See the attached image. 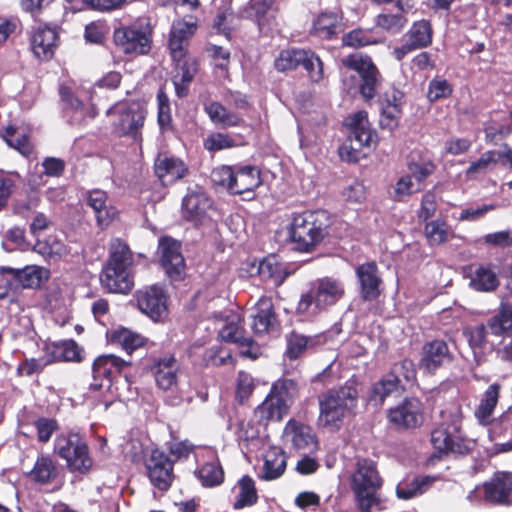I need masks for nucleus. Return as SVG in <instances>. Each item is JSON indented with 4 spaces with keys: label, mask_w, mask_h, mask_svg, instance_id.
I'll return each mask as SVG.
<instances>
[{
    "label": "nucleus",
    "mask_w": 512,
    "mask_h": 512,
    "mask_svg": "<svg viewBox=\"0 0 512 512\" xmlns=\"http://www.w3.org/2000/svg\"><path fill=\"white\" fill-rule=\"evenodd\" d=\"M133 264V254L129 246L119 238L113 239L109 248V259L100 276L103 288L111 293L130 292L134 285Z\"/></svg>",
    "instance_id": "nucleus-1"
},
{
    "label": "nucleus",
    "mask_w": 512,
    "mask_h": 512,
    "mask_svg": "<svg viewBox=\"0 0 512 512\" xmlns=\"http://www.w3.org/2000/svg\"><path fill=\"white\" fill-rule=\"evenodd\" d=\"M382 485L383 480L376 463L370 459H359L350 476V489L359 512H372L373 508L382 509Z\"/></svg>",
    "instance_id": "nucleus-2"
},
{
    "label": "nucleus",
    "mask_w": 512,
    "mask_h": 512,
    "mask_svg": "<svg viewBox=\"0 0 512 512\" xmlns=\"http://www.w3.org/2000/svg\"><path fill=\"white\" fill-rule=\"evenodd\" d=\"M357 398L358 391L352 385L329 390L319 398L318 424L322 427L339 429L343 420L353 414Z\"/></svg>",
    "instance_id": "nucleus-3"
},
{
    "label": "nucleus",
    "mask_w": 512,
    "mask_h": 512,
    "mask_svg": "<svg viewBox=\"0 0 512 512\" xmlns=\"http://www.w3.org/2000/svg\"><path fill=\"white\" fill-rule=\"evenodd\" d=\"M345 294L340 280L330 277L318 279L309 292L303 294L297 305L298 314L313 317L330 306L335 305Z\"/></svg>",
    "instance_id": "nucleus-4"
},
{
    "label": "nucleus",
    "mask_w": 512,
    "mask_h": 512,
    "mask_svg": "<svg viewBox=\"0 0 512 512\" xmlns=\"http://www.w3.org/2000/svg\"><path fill=\"white\" fill-rule=\"evenodd\" d=\"M129 363L113 354L101 355L93 363V381L90 390L99 392L100 402L104 409L114 402L115 395L112 393L113 378L119 374Z\"/></svg>",
    "instance_id": "nucleus-5"
},
{
    "label": "nucleus",
    "mask_w": 512,
    "mask_h": 512,
    "mask_svg": "<svg viewBox=\"0 0 512 512\" xmlns=\"http://www.w3.org/2000/svg\"><path fill=\"white\" fill-rule=\"evenodd\" d=\"M55 452L66 461L73 472L85 474L92 468L93 460L89 455L88 445L78 433L59 435L55 440Z\"/></svg>",
    "instance_id": "nucleus-6"
},
{
    "label": "nucleus",
    "mask_w": 512,
    "mask_h": 512,
    "mask_svg": "<svg viewBox=\"0 0 512 512\" xmlns=\"http://www.w3.org/2000/svg\"><path fill=\"white\" fill-rule=\"evenodd\" d=\"M323 218L325 212L303 213L293 218L289 233L298 249L309 250L324 238L327 225L322 222Z\"/></svg>",
    "instance_id": "nucleus-7"
},
{
    "label": "nucleus",
    "mask_w": 512,
    "mask_h": 512,
    "mask_svg": "<svg viewBox=\"0 0 512 512\" xmlns=\"http://www.w3.org/2000/svg\"><path fill=\"white\" fill-rule=\"evenodd\" d=\"M346 125L349 129V136L346 143L340 148V156L342 159L355 162L359 159L361 149L369 147L373 140L367 112L354 113L346 119Z\"/></svg>",
    "instance_id": "nucleus-8"
},
{
    "label": "nucleus",
    "mask_w": 512,
    "mask_h": 512,
    "mask_svg": "<svg viewBox=\"0 0 512 512\" xmlns=\"http://www.w3.org/2000/svg\"><path fill=\"white\" fill-rule=\"evenodd\" d=\"M147 111L138 102L117 103L107 111L108 116L116 117L113 121L120 133L141 140L140 129L144 125Z\"/></svg>",
    "instance_id": "nucleus-9"
},
{
    "label": "nucleus",
    "mask_w": 512,
    "mask_h": 512,
    "mask_svg": "<svg viewBox=\"0 0 512 512\" xmlns=\"http://www.w3.org/2000/svg\"><path fill=\"white\" fill-rule=\"evenodd\" d=\"M435 164L430 160L409 162L408 172L402 175L394 186V198L404 201L411 195L422 191L426 179L433 174Z\"/></svg>",
    "instance_id": "nucleus-10"
},
{
    "label": "nucleus",
    "mask_w": 512,
    "mask_h": 512,
    "mask_svg": "<svg viewBox=\"0 0 512 512\" xmlns=\"http://www.w3.org/2000/svg\"><path fill=\"white\" fill-rule=\"evenodd\" d=\"M114 42L126 54H145L151 47V31L148 25L137 22L114 31Z\"/></svg>",
    "instance_id": "nucleus-11"
},
{
    "label": "nucleus",
    "mask_w": 512,
    "mask_h": 512,
    "mask_svg": "<svg viewBox=\"0 0 512 512\" xmlns=\"http://www.w3.org/2000/svg\"><path fill=\"white\" fill-rule=\"evenodd\" d=\"M341 61L346 68L359 74L361 95L366 100L372 99L380 86L381 76L371 58L355 53L342 58Z\"/></svg>",
    "instance_id": "nucleus-12"
},
{
    "label": "nucleus",
    "mask_w": 512,
    "mask_h": 512,
    "mask_svg": "<svg viewBox=\"0 0 512 512\" xmlns=\"http://www.w3.org/2000/svg\"><path fill=\"white\" fill-rule=\"evenodd\" d=\"M148 479L152 486L166 492L171 487L174 479L173 461L161 450L154 449L145 461Z\"/></svg>",
    "instance_id": "nucleus-13"
},
{
    "label": "nucleus",
    "mask_w": 512,
    "mask_h": 512,
    "mask_svg": "<svg viewBox=\"0 0 512 512\" xmlns=\"http://www.w3.org/2000/svg\"><path fill=\"white\" fill-rule=\"evenodd\" d=\"M291 400L284 383L273 385L265 400L256 408L254 415L263 423L279 421L288 412Z\"/></svg>",
    "instance_id": "nucleus-14"
},
{
    "label": "nucleus",
    "mask_w": 512,
    "mask_h": 512,
    "mask_svg": "<svg viewBox=\"0 0 512 512\" xmlns=\"http://www.w3.org/2000/svg\"><path fill=\"white\" fill-rule=\"evenodd\" d=\"M388 420L397 429L418 428L424 422V406L418 398H405L397 406L389 409Z\"/></svg>",
    "instance_id": "nucleus-15"
},
{
    "label": "nucleus",
    "mask_w": 512,
    "mask_h": 512,
    "mask_svg": "<svg viewBox=\"0 0 512 512\" xmlns=\"http://www.w3.org/2000/svg\"><path fill=\"white\" fill-rule=\"evenodd\" d=\"M284 444L292 450L310 454L318 450V439L313 429L296 420H289L283 430Z\"/></svg>",
    "instance_id": "nucleus-16"
},
{
    "label": "nucleus",
    "mask_w": 512,
    "mask_h": 512,
    "mask_svg": "<svg viewBox=\"0 0 512 512\" xmlns=\"http://www.w3.org/2000/svg\"><path fill=\"white\" fill-rule=\"evenodd\" d=\"M215 214L212 200L204 192H189L182 202V215L194 225H203Z\"/></svg>",
    "instance_id": "nucleus-17"
},
{
    "label": "nucleus",
    "mask_w": 512,
    "mask_h": 512,
    "mask_svg": "<svg viewBox=\"0 0 512 512\" xmlns=\"http://www.w3.org/2000/svg\"><path fill=\"white\" fill-rule=\"evenodd\" d=\"M199 463L195 471L197 479L204 487L219 486L224 481V470L220 464L217 452L212 448H203L196 454Z\"/></svg>",
    "instance_id": "nucleus-18"
},
{
    "label": "nucleus",
    "mask_w": 512,
    "mask_h": 512,
    "mask_svg": "<svg viewBox=\"0 0 512 512\" xmlns=\"http://www.w3.org/2000/svg\"><path fill=\"white\" fill-rule=\"evenodd\" d=\"M432 35L433 30L429 21L420 20L413 23L405 34V42L401 46L393 49V57L400 61L407 54L428 47L432 43Z\"/></svg>",
    "instance_id": "nucleus-19"
},
{
    "label": "nucleus",
    "mask_w": 512,
    "mask_h": 512,
    "mask_svg": "<svg viewBox=\"0 0 512 512\" xmlns=\"http://www.w3.org/2000/svg\"><path fill=\"white\" fill-rule=\"evenodd\" d=\"M197 20L179 19L173 22L169 37V50L173 60H181L186 56L189 41L197 30Z\"/></svg>",
    "instance_id": "nucleus-20"
},
{
    "label": "nucleus",
    "mask_w": 512,
    "mask_h": 512,
    "mask_svg": "<svg viewBox=\"0 0 512 512\" xmlns=\"http://www.w3.org/2000/svg\"><path fill=\"white\" fill-rule=\"evenodd\" d=\"M137 305L153 321L167 315V298L162 287L152 285L137 292Z\"/></svg>",
    "instance_id": "nucleus-21"
},
{
    "label": "nucleus",
    "mask_w": 512,
    "mask_h": 512,
    "mask_svg": "<svg viewBox=\"0 0 512 512\" xmlns=\"http://www.w3.org/2000/svg\"><path fill=\"white\" fill-rule=\"evenodd\" d=\"M160 262L166 274L174 280L182 278L185 261L181 253V244L169 237L159 241Z\"/></svg>",
    "instance_id": "nucleus-22"
},
{
    "label": "nucleus",
    "mask_w": 512,
    "mask_h": 512,
    "mask_svg": "<svg viewBox=\"0 0 512 512\" xmlns=\"http://www.w3.org/2000/svg\"><path fill=\"white\" fill-rule=\"evenodd\" d=\"M486 501L504 505H512V473L499 471L483 484Z\"/></svg>",
    "instance_id": "nucleus-23"
},
{
    "label": "nucleus",
    "mask_w": 512,
    "mask_h": 512,
    "mask_svg": "<svg viewBox=\"0 0 512 512\" xmlns=\"http://www.w3.org/2000/svg\"><path fill=\"white\" fill-rule=\"evenodd\" d=\"M58 43L56 27L38 25L30 36V46L33 54L41 60H49L54 55Z\"/></svg>",
    "instance_id": "nucleus-24"
},
{
    "label": "nucleus",
    "mask_w": 512,
    "mask_h": 512,
    "mask_svg": "<svg viewBox=\"0 0 512 512\" xmlns=\"http://www.w3.org/2000/svg\"><path fill=\"white\" fill-rule=\"evenodd\" d=\"M249 319L255 334H265L274 329L277 319L271 298L262 296L250 309Z\"/></svg>",
    "instance_id": "nucleus-25"
},
{
    "label": "nucleus",
    "mask_w": 512,
    "mask_h": 512,
    "mask_svg": "<svg viewBox=\"0 0 512 512\" xmlns=\"http://www.w3.org/2000/svg\"><path fill=\"white\" fill-rule=\"evenodd\" d=\"M452 360L453 355L447 343L443 340H433L423 346L420 365L425 370L434 372Z\"/></svg>",
    "instance_id": "nucleus-26"
},
{
    "label": "nucleus",
    "mask_w": 512,
    "mask_h": 512,
    "mask_svg": "<svg viewBox=\"0 0 512 512\" xmlns=\"http://www.w3.org/2000/svg\"><path fill=\"white\" fill-rule=\"evenodd\" d=\"M151 371L160 389L168 391L177 386L179 364L174 356L165 355L155 359Z\"/></svg>",
    "instance_id": "nucleus-27"
},
{
    "label": "nucleus",
    "mask_w": 512,
    "mask_h": 512,
    "mask_svg": "<svg viewBox=\"0 0 512 512\" xmlns=\"http://www.w3.org/2000/svg\"><path fill=\"white\" fill-rule=\"evenodd\" d=\"M87 205L93 209L97 225L101 229L107 228L118 215L117 209L108 203L107 193L103 190L88 192Z\"/></svg>",
    "instance_id": "nucleus-28"
},
{
    "label": "nucleus",
    "mask_w": 512,
    "mask_h": 512,
    "mask_svg": "<svg viewBox=\"0 0 512 512\" xmlns=\"http://www.w3.org/2000/svg\"><path fill=\"white\" fill-rule=\"evenodd\" d=\"M155 173L164 185H169L182 179L188 172L185 163L176 157L159 154L154 164Z\"/></svg>",
    "instance_id": "nucleus-29"
},
{
    "label": "nucleus",
    "mask_w": 512,
    "mask_h": 512,
    "mask_svg": "<svg viewBox=\"0 0 512 512\" xmlns=\"http://www.w3.org/2000/svg\"><path fill=\"white\" fill-rule=\"evenodd\" d=\"M287 466V456L283 449L271 446L263 454V466L260 478L265 481H273L280 478Z\"/></svg>",
    "instance_id": "nucleus-30"
},
{
    "label": "nucleus",
    "mask_w": 512,
    "mask_h": 512,
    "mask_svg": "<svg viewBox=\"0 0 512 512\" xmlns=\"http://www.w3.org/2000/svg\"><path fill=\"white\" fill-rule=\"evenodd\" d=\"M356 275L360 283L361 294L365 300H374L378 297L381 278L377 265L374 262H367L356 268Z\"/></svg>",
    "instance_id": "nucleus-31"
},
{
    "label": "nucleus",
    "mask_w": 512,
    "mask_h": 512,
    "mask_svg": "<svg viewBox=\"0 0 512 512\" xmlns=\"http://www.w3.org/2000/svg\"><path fill=\"white\" fill-rule=\"evenodd\" d=\"M499 269L496 265L480 264L471 272L470 286L478 292H493L500 285Z\"/></svg>",
    "instance_id": "nucleus-32"
},
{
    "label": "nucleus",
    "mask_w": 512,
    "mask_h": 512,
    "mask_svg": "<svg viewBox=\"0 0 512 512\" xmlns=\"http://www.w3.org/2000/svg\"><path fill=\"white\" fill-rule=\"evenodd\" d=\"M204 111L213 124L223 129L238 127L244 122L237 112L229 110L218 101L204 102Z\"/></svg>",
    "instance_id": "nucleus-33"
},
{
    "label": "nucleus",
    "mask_w": 512,
    "mask_h": 512,
    "mask_svg": "<svg viewBox=\"0 0 512 512\" xmlns=\"http://www.w3.org/2000/svg\"><path fill=\"white\" fill-rule=\"evenodd\" d=\"M262 183L260 170L255 166H239L235 168L231 192L234 194H244L251 192Z\"/></svg>",
    "instance_id": "nucleus-34"
},
{
    "label": "nucleus",
    "mask_w": 512,
    "mask_h": 512,
    "mask_svg": "<svg viewBox=\"0 0 512 512\" xmlns=\"http://www.w3.org/2000/svg\"><path fill=\"white\" fill-rule=\"evenodd\" d=\"M235 494L233 508L240 510L254 506L258 501L256 483L249 475L242 476L233 487Z\"/></svg>",
    "instance_id": "nucleus-35"
},
{
    "label": "nucleus",
    "mask_w": 512,
    "mask_h": 512,
    "mask_svg": "<svg viewBox=\"0 0 512 512\" xmlns=\"http://www.w3.org/2000/svg\"><path fill=\"white\" fill-rule=\"evenodd\" d=\"M325 339L322 335L305 336L303 334L292 332L287 336L286 355L290 359H297L305 352L312 351L316 347L323 345Z\"/></svg>",
    "instance_id": "nucleus-36"
},
{
    "label": "nucleus",
    "mask_w": 512,
    "mask_h": 512,
    "mask_svg": "<svg viewBox=\"0 0 512 512\" xmlns=\"http://www.w3.org/2000/svg\"><path fill=\"white\" fill-rule=\"evenodd\" d=\"M490 335L496 337L512 336V306L501 303L494 315L486 322Z\"/></svg>",
    "instance_id": "nucleus-37"
},
{
    "label": "nucleus",
    "mask_w": 512,
    "mask_h": 512,
    "mask_svg": "<svg viewBox=\"0 0 512 512\" xmlns=\"http://www.w3.org/2000/svg\"><path fill=\"white\" fill-rule=\"evenodd\" d=\"M175 62V73L172 81L175 92L178 97H185L188 93V85L193 80L196 73V63L194 60L187 59L186 56L181 60H173Z\"/></svg>",
    "instance_id": "nucleus-38"
},
{
    "label": "nucleus",
    "mask_w": 512,
    "mask_h": 512,
    "mask_svg": "<svg viewBox=\"0 0 512 512\" xmlns=\"http://www.w3.org/2000/svg\"><path fill=\"white\" fill-rule=\"evenodd\" d=\"M501 391V385L493 383L485 390L475 410V417L482 425H488L492 421L494 410L497 406Z\"/></svg>",
    "instance_id": "nucleus-39"
},
{
    "label": "nucleus",
    "mask_w": 512,
    "mask_h": 512,
    "mask_svg": "<svg viewBox=\"0 0 512 512\" xmlns=\"http://www.w3.org/2000/svg\"><path fill=\"white\" fill-rule=\"evenodd\" d=\"M342 31L341 17L337 13H322L312 24L311 33L320 39H331Z\"/></svg>",
    "instance_id": "nucleus-40"
},
{
    "label": "nucleus",
    "mask_w": 512,
    "mask_h": 512,
    "mask_svg": "<svg viewBox=\"0 0 512 512\" xmlns=\"http://www.w3.org/2000/svg\"><path fill=\"white\" fill-rule=\"evenodd\" d=\"M403 390L404 386L400 384L399 379L388 373L373 385L370 401L373 402L374 405H382L387 397L400 394Z\"/></svg>",
    "instance_id": "nucleus-41"
},
{
    "label": "nucleus",
    "mask_w": 512,
    "mask_h": 512,
    "mask_svg": "<svg viewBox=\"0 0 512 512\" xmlns=\"http://www.w3.org/2000/svg\"><path fill=\"white\" fill-rule=\"evenodd\" d=\"M435 478L430 476H418L412 480L405 479L396 487V495L399 499L408 500L426 492Z\"/></svg>",
    "instance_id": "nucleus-42"
},
{
    "label": "nucleus",
    "mask_w": 512,
    "mask_h": 512,
    "mask_svg": "<svg viewBox=\"0 0 512 512\" xmlns=\"http://www.w3.org/2000/svg\"><path fill=\"white\" fill-rule=\"evenodd\" d=\"M45 352L50 357L51 362L80 360L79 346L73 340L47 344Z\"/></svg>",
    "instance_id": "nucleus-43"
},
{
    "label": "nucleus",
    "mask_w": 512,
    "mask_h": 512,
    "mask_svg": "<svg viewBox=\"0 0 512 512\" xmlns=\"http://www.w3.org/2000/svg\"><path fill=\"white\" fill-rule=\"evenodd\" d=\"M11 271L15 273V279L23 288H38L49 276L47 269L36 265L26 266L20 270L11 269Z\"/></svg>",
    "instance_id": "nucleus-44"
},
{
    "label": "nucleus",
    "mask_w": 512,
    "mask_h": 512,
    "mask_svg": "<svg viewBox=\"0 0 512 512\" xmlns=\"http://www.w3.org/2000/svg\"><path fill=\"white\" fill-rule=\"evenodd\" d=\"M258 272L263 279L271 280L275 286L281 285L288 276L283 264L278 261L275 255H270L261 261Z\"/></svg>",
    "instance_id": "nucleus-45"
},
{
    "label": "nucleus",
    "mask_w": 512,
    "mask_h": 512,
    "mask_svg": "<svg viewBox=\"0 0 512 512\" xmlns=\"http://www.w3.org/2000/svg\"><path fill=\"white\" fill-rule=\"evenodd\" d=\"M425 236L430 245H440L453 237L454 232L446 221L431 220L424 227Z\"/></svg>",
    "instance_id": "nucleus-46"
},
{
    "label": "nucleus",
    "mask_w": 512,
    "mask_h": 512,
    "mask_svg": "<svg viewBox=\"0 0 512 512\" xmlns=\"http://www.w3.org/2000/svg\"><path fill=\"white\" fill-rule=\"evenodd\" d=\"M431 442L433 447L441 454L448 452L463 453L468 450L467 446H462L444 428H436L431 433Z\"/></svg>",
    "instance_id": "nucleus-47"
},
{
    "label": "nucleus",
    "mask_w": 512,
    "mask_h": 512,
    "mask_svg": "<svg viewBox=\"0 0 512 512\" xmlns=\"http://www.w3.org/2000/svg\"><path fill=\"white\" fill-rule=\"evenodd\" d=\"M467 338L470 348L476 356L479 352H483L488 346L491 348L493 345L488 341L490 334L487 324H479L473 327H467L463 332Z\"/></svg>",
    "instance_id": "nucleus-48"
},
{
    "label": "nucleus",
    "mask_w": 512,
    "mask_h": 512,
    "mask_svg": "<svg viewBox=\"0 0 512 512\" xmlns=\"http://www.w3.org/2000/svg\"><path fill=\"white\" fill-rule=\"evenodd\" d=\"M302 57L300 58V65L306 70L308 77L314 83H319L324 79L323 62L319 56L311 51H302Z\"/></svg>",
    "instance_id": "nucleus-49"
},
{
    "label": "nucleus",
    "mask_w": 512,
    "mask_h": 512,
    "mask_svg": "<svg viewBox=\"0 0 512 512\" xmlns=\"http://www.w3.org/2000/svg\"><path fill=\"white\" fill-rule=\"evenodd\" d=\"M375 24L382 30L392 34H397L405 27L407 19L403 14V9H398L397 13H380L375 18Z\"/></svg>",
    "instance_id": "nucleus-50"
},
{
    "label": "nucleus",
    "mask_w": 512,
    "mask_h": 512,
    "mask_svg": "<svg viewBox=\"0 0 512 512\" xmlns=\"http://www.w3.org/2000/svg\"><path fill=\"white\" fill-rule=\"evenodd\" d=\"M34 251L45 258H59L67 253L66 245L55 236H49L45 240H37Z\"/></svg>",
    "instance_id": "nucleus-51"
},
{
    "label": "nucleus",
    "mask_w": 512,
    "mask_h": 512,
    "mask_svg": "<svg viewBox=\"0 0 512 512\" xmlns=\"http://www.w3.org/2000/svg\"><path fill=\"white\" fill-rule=\"evenodd\" d=\"M112 341L121 345L128 353L144 344V338L141 335L126 328L115 330L112 333Z\"/></svg>",
    "instance_id": "nucleus-52"
},
{
    "label": "nucleus",
    "mask_w": 512,
    "mask_h": 512,
    "mask_svg": "<svg viewBox=\"0 0 512 512\" xmlns=\"http://www.w3.org/2000/svg\"><path fill=\"white\" fill-rule=\"evenodd\" d=\"M4 140L10 147L16 149L22 155L28 156L32 152L29 138L24 131L8 127L4 135Z\"/></svg>",
    "instance_id": "nucleus-53"
},
{
    "label": "nucleus",
    "mask_w": 512,
    "mask_h": 512,
    "mask_svg": "<svg viewBox=\"0 0 512 512\" xmlns=\"http://www.w3.org/2000/svg\"><path fill=\"white\" fill-rule=\"evenodd\" d=\"M55 472V466L49 457L41 456L37 459L34 468L29 473V477L38 483H48Z\"/></svg>",
    "instance_id": "nucleus-54"
},
{
    "label": "nucleus",
    "mask_w": 512,
    "mask_h": 512,
    "mask_svg": "<svg viewBox=\"0 0 512 512\" xmlns=\"http://www.w3.org/2000/svg\"><path fill=\"white\" fill-rule=\"evenodd\" d=\"M240 318L237 314L226 317L224 325L219 329V337L226 342H240L246 340L239 327Z\"/></svg>",
    "instance_id": "nucleus-55"
},
{
    "label": "nucleus",
    "mask_w": 512,
    "mask_h": 512,
    "mask_svg": "<svg viewBox=\"0 0 512 512\" xmlns=\"http://www.w3.org/2000/svg\"><path fill=\"white\" fill-rule=\"evenodd\" d=\"M204 148L210 152L236 147L238 144L233 136L221 132L211 133L204 139Z\"/></svg>",
    "instance_id": "nucleus-56"
},
{
    "label": "nucleus",
    "mask_w": 512,
    "mask_h": 512,
    "mask_svg": "<svg viewBox=\"0 0 512 512\" xmlns=\"http://www.w3.org/2000/svg\"><path fill=\"white\" fill-rule=\"evenodd\" d=\"M499 163V155L496 150H489L484 152L480 158L472 162L467 169V175H474L477 173H484L493 169Z\"/></svg>",
    "instance_id": "nucleus-57"
},
{
    "label": "nucleus",
    "mask_w": 512,
    "mask_h": 512,
    "mask_svg": "<svg viewBox=\"0 0 512 512\" xmlns=\"http://www.w3.org/2000/svg\"><path fill=\"white\" fill-rule=\"evenodd\" d=\"M303 49H291L282 51L275 60V68L285 72L293 70L300 65Z\"/></svg>",
    "instance_id": "nucleus-58"
},
{
    "label": "nucleus",
    "mask_w": 512,
    "mask_h": 512,
    "mask_svg": "<svg viewBox=\"0 0 512 512\" xmlns=\"http://www.w3.org/2000/svg\"><path fill=\"white\" fill-rule=\"evenodd\" d=\"M453 88L451 84L442 78H434L429 82L427 99L430 102H436L438 100L449 97L452 94Z\"/></svg>",
    "instance_id": "nucleus-59"
},
{
    "label": "nucleus",
    "mask_w": 512,
    "mask_h": 512,
    "mask_svg": "<svg viewBox=\"0 0 512 512\" xmlns=\"http://www.w3.org/2000/svg\"><path fill=\"white\" fill-rule=\"evenodd\" d=\"M34 427L38 440L42 443H47L58 429V423L55 419L41 417L34 422Z\"/></svg>",
    "instance_id": "nucleus-60"
},
{
    "label": "nucleus",
    "mask_w": 512,
    "mask_h": 512,
    "mask_svg": "<svg viewBox=\"0 0 512 512\" xmlns=\"http://www.w3.org/2000/svg\"><path fill=\"white\" fill-rule=\"evenodd\" d=\"M389 373L398 378L400 384H402L403 380L406 382L412 381L416 376L414 363L408 359L395 363Z\"/></svg>",
    "instance_id": "nucleus-61"
},
{
    "label": "nucleus",
    "mask_w": 512,
    "mask_h": 512,
    "mask_svg": "<svg viewBox=\"0 0 512 512\" xmlns=\"http://www.w3.org/2000/svg\"><path fill=\"white\" fill-rule=\"evenodd\" d=\"M254 390V380L248 373L239 372L236 385V398L240 403L247 400Z\"/></svg>",
    "instance_id": "nucleus-62"
},
{
    "label": "nucleus",
    "mask_w": 512,
    "mask_h": 512,
    "mask_svg": "<svg viewBox=\"0 0 512 512\" xmlns=\"http://www.w3.org/2000/svg\"><path fill=\"white\" fill-rule=\"evenodd\" d=\"M234 173L235 168L231 166H220L212 170L211 179L216 185L225 187L231 191Z\"/></svg>",
    "instance_id": "nucleus-63"
},
{
    "label": "nucleus",
    "mask_w": 512,
    "mask_h": 512,
    "mask_svg": "<svg viewBox=\"0 0 512 512\" xmlns=\"http://www.w3.org/2000/svg\"><path fill=\"white\" fill-rule=\"evenodd\" d=\"M397 107V105L393 106L386 103V105L382 109L380 117V125L382 127L392 130L397 126L398 120L402 114V109Z\"/></svg>",
    "instance_id": "nucleus-64"
}]
</instances>
